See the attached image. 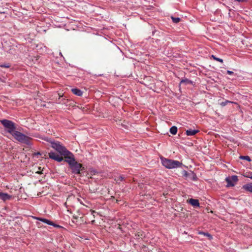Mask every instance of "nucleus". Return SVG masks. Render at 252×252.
Listing matches in <instances>:
<instances>
[{
  "mask_svg": "<svg viewBox=\"0 0 252 252\" xmlns=\"http://www.w3.org/2000/svg\"><path fill=\"white\" fill-rule=\"evenodd\" d=\"M50 143L52 148L61 156H64V161L67 162L69 166L76 161L73 154L67 150L60 142L51 141Z\"/></svg>",
  "mask_w": 252,
  "mask_h": 252,
  "instance_id": "obj_1",
  "label": "nucleus"
},
{
  "mask_svg": "<svg viewBox=\"0 0 252 252\" xmlns=\"http://www.w3.org/2000/svg\"><path fill=\"white\" fill-rule=\"evenodd\" d=\"M160 160L162 164L168 169L177 168L181 167L182 165V163L178 160L170 159L163 157H161Z\"/></svg>",
  "mask_w": 252,
  "mask_h": 252,
  "instance_id": "obj_2",
  "label": "nucleus"
},
{
  "mask_svg": "<svg viewBox=\"0 0 252 252\" xmlns=\"http://www.w3.org/2000/svg\"><path fill=\"white\" fill-rule=\"evenodd\" d=\"M0 123L3 125L6 131L10 134L12 135L16 131L15 124L12 121L3 119L0 120Z\"/></svg>",
  "mask_w": 252,
  "mask_h": 252,
  "instance_id": "obj_3",
  "label": "nucleus"
},
{
  "mask_svg": "<svg viewBox=\"0 0 252 252\" xmlns=\"http://www.w3.org/2000/svg\"><path fill=\"white\" fill-rule=\"evenodd\" d=\"M12 135L16 140L20 143L27 145L30 144L31 138L20 132L16 130Z\"/></svg>",
  "mask_w": 252,
  "mask_h": 252,
  "instance_id": "obj_4",
  "label": "nucleus"
},
{
  "mask_svg": "<svg viewBox=\"0 0 252 252\" xmlns=\"http://www.w3.org/2000/svg\"><path fill=\"white\" fill-rule=\"evenodd\" d=\"M69 167L71 169L72 173L74 174H80L81 171L84 169L82 164L76 161L70 165Z\"/></svg>",
  "mask_w": 252,
  "mask_h": 252,
  "instance_id": "obj_5",
  "label": "nucleus"
},
{
  "mask_svg": "<svg viewBox=\"0 0 252 252\" xmlns=\"http://www.w3.org/2000/svg\"><path fill=\"white\" fill-rule=\"evenodd\" d=\"M35 219L36 220H40V221H41L44 223H45L47 224L52 225L56 228H61L62 227V226L61 225L56 224V223H54L53 221H52L49 220H47L46 219L42 218H35Z\"/></svg>",
  "mask_w": 252,
  "mask_h": 252,
  "instance_id": "obj_6",
  "label": "nucleus"
},
{
  "mask_svg": "<svg viewBox=\"0 0 252 252\" xmlns=\"http://www.w3.org/2000/svg\"><path fill=\"white\" fill-rule=\"evenodd\" d=\"M49 157L50 158L58 162H61L63 160V157L59 156L54 152H50L49 153Z\"/></svg>",
  "mask_w": 252,
  "mask_h": 252,
  "instance_id": "obj_7",
  "label": "nucleus"
},
{
  "mask_svg": "<svg viewBox=\"0 0 252 252\" xmlns=\"http://www.w3.org/2000/svg\"><path fill=\"white\" fill-rule=\"evenodd\" d=\"M11 198H12V196L10 195H9L7 193L0 192V199L3 200V201L10 200L11 199Z\"/></svg>",
  "mask_w": 252,
  "mask_h": 252,
  "instance_id": "obj_8",
  "label": "nucleus"
},
{
  "mask_svg": "<svg viewBox=\"0 0 252 252\" xmlns=\"http://www.w3.org/2000/svg\"><path fill=\"white\" fill-rule=\"evenodd\" d=\"M189 203H190L193 207H199V203L197 199L191 198L189 200Z\"/></svg>",
  "mask_w": 252,
  "mask_h": 252,
  "instance_id": "obj_9",
  "label": "nucleus"
},
{
  "mask_svg": "<svg viewBox=\"0 0 252 252\" xmlns=\"http://www.w3.org/2000/svg\"><path fill=\"white\" fill-rule=\"evenodd\" d=\"M242 188L250 192H252V182L244 185Z\"/></svg>",
  "mask_w": 252,
  "mask_h": 252,
  "instance_id": "obj_10",
  "label": "nucleus"
},
{
  "mask_svg": "<svg viewBox=\"0 0 252 252\" xmlns=\"http://www.w3.org/2000/svg\"><path fill=\"white\" fill-rule=\"evenodd\" d=\"M198 132H199L198 130L190 129L186 130V133L188 136H192V135H194Z\"/></svg>",
  "mask_w": 252,
  "mask_h": 252,
  "instance_id": "obj_11",
  "label": "nucleus"
},
{
  "mask_svg": "<svg viewBox=\"0 0 252 252\" xmlns=\"http://www.w3.org/2000/svg\"><path fill=\"white\" fill-rule=\"evenodd\" d=\"M71 91L73 93V94L77 96H82L83 94L82 92L80 90L76 88L72 89L71 90Z\"/></svg>",
  "mask_w": 252,
  "mask_h": 252,
  "instance_id": "obj_12",
  "label": "nucleus"
},
{
  "mask_svg": "<svg viewBox=\"0 0 252 252\" xmlns=\"http://www.w3.org/2000/svg\"><path fill=\"white\" fill-rule=\"evenodd\" d=\"M184 84L185 85L192 84V81H191V80H189L188 79H182L181 81L180 84Z\"/></svg>",
  "mask_w": 252,
  "mask_h": 252,
  "instance_id": "obj_13",
  "label": "nucleus"
},
{
  "mask_svg": "<svg viewBox=\"0 0 252 252\" xmlns=\"http://www.w3.org/2000/svg\"><path fill=\"white\" fill-rule=\"evenodd\" d=\"M177 127L175 126H172L170 129V132L173 134V135H175L177 133Z\"/></svg>",
  "mask_w": 252,
  "mask_h": 252,
  "instance_id": "obj_14",
  "label": "nucleus"
},
{
  "mask_svg": "<svg viewBox=\"0 0 252 252\" xmlns=\"http://www.w3.org/2000/svg\"><path fill=\"white\" fill-rule=\"evenodd\" d=\"M199 234H202L204 236H207L209 239H211L212 238V236H211V235L208 233H206V232H199Z\"/></svg>",
  "mask_w": 252,
  "mask_h": 252,
  "instance_id": "obj_15",
  "label": "nucleus"
},
{
  "mask_svg": "<svg viewBox=\"0 0 252 252\" xmlns=\"http://www.w3.org/2000/svg\"><path fill=\"white\" fill-rule=\"evenodd\" d=\"M241 159L246 160L248 161H251V159L249 156H242L240 157Z\"/></svg>",
  "mask_w": 252,
  "mask_h": 252,
  "instance_id": "obj_16",
  "label": "nucleus"
},
{
  "mask_svg": "<svg viewBox=\"0 0 252 252\" xmlns=\"http://www.w3.org/2000/svg\"><path fill=\"white\" fill-rule=\"evenodd\" d=\"M171 19L174 23H178L181 21V19L178 17H171Z\"/></svg>",
  "mask_w": 252,
  "mask_h": 252,
  "instance_id": "obj_17",
  "label": "nucleus"
},
{
  "mask_svg": "<svg viewBox=\"0 0 252 252\" xmlns=\"http://www.w3.org/2000/svg\"><path fill=\"white\" fill-rule=\"evenodd\" d=\"M211 58L213 59L214 60L220 62V63H223V60L219 58L216 57L215 55H212L211 56Z\"/></svg>",
  "mask_w": 252,
  "mask_h": 252,
  "instance_id": "obj_18",
  "label": "nucleus"
},
{
  "mask_svg": "<svg viewBox=\"0 0 252 252\" xmlns=\"http://www.w3.org/2000/svg\"><path fill=\"white\" fill-rule=\"evenodd\" d=\"M232 103L231 101H228V100H225V101L224 102H222L220 104L221 106H225L226 105H227L228 103Z\"/></svg>",
  "mask_w": 252,
  "mask_h": 252,
  "instance_id": "obj_19",
  "label": "nucleus"
},
{
  "mask_svg": "<svg viewBox=\"0 0 252 252\" xmlns=\"http://www.w3.org/2000/svg\"><path fill=\"white\" fill-rule=\"evenodd\" d=\"M231 180L234 182H236L238 181V177L237 176H232V177H231Z\"/></svg>",
  "mask_w": 252,
  "mask_h": 252,
  "instance_id": "obj_20",
  "label": "nucleus"
},
{
  "mask_svg": "<svg viewBox=\"0 0 252 252\" xmlns=\"http://www.w3.org/2000/svg\"><path fill=\"white\" fill-rule=\"evenodd\" d=\"M226 181L229 186H233L234 185L233 184L231 183L230 179L226 178Z\"/></svg>",
  "mask_w": 252,
  "mask_h": 252,
  "instance_id": "obj_21",
  "label": "nucleus"
},
{
  "mask_svg": "<svg viewBox=\"0 0 252 252\" xmlns=\"http://www.w3.org/2000/svg\"><path fill=\"white\" fill-rule=\"evenodd\" d=\"M245 176L247 178L252 179V172L248 173V174L246 175Z\"/></svg>",
  "mask_w": 252,
  "mask_h": 252,
  "instance_id": "obj_22",
  "label": "nucleus"
},
{
  "mask_svg": "<svg viewBox=\"0 0 252 252\" xmlns=\"http://www.w3.org/2000/svg\"><path fill=\"white\" fill-rule=\"evenodd\" d=\"M0 67H4V68H9L10 67V65L9 64H0Z\"/></svg>",
  "mask_w": 252,
  "mask_h": 252,
  "instance_id": "obj_23",
  "label": "nucleus"
},
{
  "mask_svg": "<svg viewBox=\"0 0 252 252\" xmlns=\"http://www.w3.org/2000/svg\"><path fill=\"white\" fill-rule=\"evenodd\" d=\"M124 180V177L123 176H120L119 177V179L117 180V181H118L119 180L121 181H122Z\"/></svg>",
  "mask_w": 252,
  "mask_h": 252,
  "instance_id": "obj_24",
  "label": "nucleus"
},
{
  "mask_svg": "<svg viewBox=\"0 0 252 252\" xmlns=\"http://www.w3.org/2000/svg\"><path fill=\"white\" fill-rule=\"evenodd\" d=\"M227 73L229 75H232L234 74V72L232 71H230V70H227Z\"/></svg>",
  "mask_w": 252,
  "mask_h": 252,
  "instance_id": "obj_25",
  "label": "nucleus"
}]
</instances>
